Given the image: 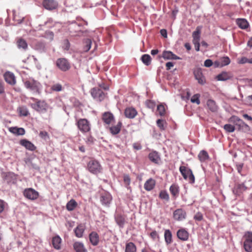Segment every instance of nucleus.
I'll return each instance as SVG.
<instances>
[{
    "instance_id": "nucleus-25",
    "label": "nucleus",
    "mask_w": 252,
    "mask_h": 252,
    "mask_svg": "<svg viewBox=\"0 0 252 252\" xmlns=\"http://www.w3.org/2000/svg\"><path fill=\"white\" fill-rule=\"evenodd\" d=\"M155 184V180L152 178H150L145 183L144 189L147 191H150L154 188Z\"/></svg>"
},
{
    "instance_id": "nucleus-50",
    "label": "nucleus",
    "mask_w": 252,
    "mask_h": 252,
    "mask_svg": "<svg viewBox=\"0 0 252 252\" xmlns=\"http://www.w3.org/2000/svg\"><path fill=\"white\" fill-rule=\"evenodd\" d=\"M52 90L56 92H60L63 90V87L61 84L59 83H57L53 85L51 87Z\"/></svg>"
},
{
    "instance_id": "nucleus-9",
    "label": "nucleus",
    "mask_w": 252,
    "mask_h": 252,
    "mask_svg": "<svg viewBox=\"0 0 252 252\" xmlns=\"http://www.w3.org/2000/svg\"><path fill=\"white\" fill-rule=\"evenodd\" d=\"M92 96L98 101H101L105 97V94L102 90L98 88H93L91 91Z\"/></svg>"
},
{
    "instance_id": "nucleus-34",
    "label": "nucleus",
    "mask_w": 252,
    "mask_h": 252,
    "mask_svg": "<svg viewBox=\"0 0 252 252\" xmlns=\"http://www.w3.org/2000/svg\"><path fill=\"white\" fill-rule=\"evenodd\" d=\"M61 239L59 236H57L53 238L52 244L56 249L59 250L61 248Z\"/></svg>"
},
{
    "instance_id": "nucleus-37",
    "label": "nucleus",
    "mask_w": 252,
    "mask_h": 252,
    "mask_svg": "<svg viewBox=\"0 0 252 252\" xmlns=\"http://www.w3.org/2000/svg\"><path fill=\"white\" fill-rule=\"evenodd\" d=\"M125 252H136V247L132 242H129L126 244Z\"/></svg>"
},
{
    "instance_id": "nucleus-8",
    "label": "nucleus",
    "mask_w": 252,
    "mask_h": 252,
    "mask_svg": "<svg viewBox=\"0 0 252 252\" xmlns=\"http://www.w3.org/2000/svg\"><path fill=\"white\" fill-rule=\"evenodd\" d=\"M56 65L63 71H66L70 68V63L65 58L58 59L56 61Z\"/></svg>"
},
{
    "instance_id": "nucleus-24",
    "label": "nucleus",
    "mask_w": 252,
    "mask_h": 252,
    "mask_svg": "<svg viewBox=\"0 0 252 252\" xmlns=\"http://www.w3.org/2000/svg\"><path fill=\"white\" fill-rule=\"evenodd\" d=\"M207 106L208 108L212 112H216L218 110V106L216 102L211 99L207 101Z\"/></svg>"
},
{
    "instance_id": "nucleus-26",
    "label": "nucleus",
    "mask_w": 252,
    "mask_h": 252,
    "mask_svg": "<svg viewBox=\"0 0 252 252\" xmlns=\"http://www.w3.org/2000/svg\"><path fill=\"white\" fill-rule=\"evenodd\" d=\"M73 248L76 252H87L84 244L80 242H76L73 244Z\"/></svg>"
},
{
    "instance_id": "nucleus-10",
    "label": "nucleus",
    "mask_w": 252,
    "mask_h": 252,
    "mask_svg": "<svg viewBox=\"0 0 252 252\" xmlns=\"http://www.w3.org/2000/svg\"><path fill=\"white\" fill-rule=\"evenodd\" d=\"M231 119L235 123V125L238 127L239 130L243 131L249 129L248 125L238 117L233 116Z\"/></svg>"
},
{
    "instance_id": "nucleus-54",
    "label": "nucleus",
    "mask_w": 252,
    "mask_h": 252,
    "mask_svg": "<svg viewBox=\"0 0 252 252\" xmlns=\"http://www.w3.org/2000/svg\"><path fill=\"white\" fill-rule=\"evenodd\" d=\"M200 32L199 30H196L193 32L192 37L193 39H200Z\"/></svg>"
},
{
    "instance_id": "nucleus-58",
    "label": "nucleus",
    "mask_w": 252,
    "mask_h": 252,
    "mask_svg": "<svg viewBox=\"0 0 252 252\" xmlns=\"http://www.w3.org/2000/svg\"><path fill=\"white\" fill-rule=\"evenodd\" d=\"M150 236L153 240H155L156 238H158L159 237L156 231H153L150 233Z\"/></svg>"
},
{
    "instance_id": "nucleus-12",
    "label": "nucleus",
    "mask_w": 252,
    "mask_h": 252,
    "mask_svg": "<svg viewBox=\"0 0 252 252\" xmlns=\"http://www.w3.org/2000/svg\"><path fill=\"white\" fill-rule=\"evenodd\" d=\"M43 7L49 10L55 9L58 6V3L55 0H44L42 2Z\"/></svg>"
},
{
    "instance_id": "nucleus-38",
    "label": "nucleus",
    "mask_w": 252,
    "mask_h": 252,
    "mask_svg": "<svg viewBox=\"0 0 252 252\" xmlns=\"http://www.w3.org/2000/svg\"><path fill=\"white\" fill-rule=\"evenodd\" d=\"M18 111L20 116H27L29 115V112L27 107L25 106H22L19 107L18 109Z\"/></svg>"
},
{
    "instance_id": "nucleus-13",
    "label": "nucleus",
    "mask_w": 252,
    "mask_h": 252,
    "mask_svg": "<svg viewBox=\"0 0 252 252\" xmlns=\"http://www.w3.org/2000/svg\"><path fill=\"white\" fill-rule=\"evenodd\" d=\"M193 74L196 80L201 85L205 84L206 82L205 78L202 74L200 68H196L193 71Z\"/></svg>"
},
{
    "instance_id": "nucleus-22",
    "label": "nucleus",
    "mask_w": 252,
    "mask_h": 252,
    "mask_svg": "<svg viewBox=\"0 0 252 252\" xmlns=\"http://www.w3.org/2000/svg\"><path fill=\"white\" fill-rule=\"evenodd\" d=\"M102 119L105 124L109 125L114 120V117L111 113L107 112L103 113Z\"/></svg>"
},
{
    "instance_id": "nucleus-23",
    "label": "nucleus",
    "mask_w": 252,
    "mask_h": 252,
    "mask_svg": "<svg viewBox=\"0 0 252 252\" xmlns=\"http://www.w3.org/2000/svg\"><path fill=\"white\" fill-rule=\"evenodd\" d=\"M162 57L165 60H179L180 58L169 51H165L162 53Z\"/></svg>"
},
{
    "instance_id": "nucleus-5",
    "label": "nucleus",
    "mask_w": 252,
    "mask_h": 252,
    "mask_svg": "<svg viewBox=\"0 0 252 252\" xmlns=\"http://www.w3.org/2000/svg\"><path fill=\"white\" fill-rule=\"evenodd\" d=\"M77 126L82 133H86L91 130L90 123L86 119H80L77 121Z\"/></svg>"
},
{
    "instance_id": "nucleus-7",
    "label": "nucleus",
    "mask_w": 252,
    "mask_h": 252,
    "mask_svg": "<svg viewBox=\"0 0 252 252\" xmlns=\"http://www.w3.org/2000/svg\"><path fill=\"white\" fill-rule=\"evenodd\" d=\"M187 217V213L185 210L180 208L175 210L173 213V219L177 221H183Z\"/></svg>"
},
{
    "instance_id": "nucleus-33",
    "label": "nucleus",
    "mask_w": 252,
    "mask_h": 252,
    "mask_svg": "<svg viewBox=\"0 0 252 252\" xmlns=\"http://www.w3.org/2000/svg\"><path fill=\"white\" fill-rule=\"evenodd\" d=\"M169 190L173 196L177 197L179 193V187L176 184H173L170 186Z\"/></svg>"
},
{
    "instance_id": "nucleus-27",
    "label": "nucleus",
    "mask_w": 252,
    "mask_h": 252,
    "mask_svg": "<svg viewBox=\"0 0 252 252\" xmlns=\"http://www.w3.org/2000/svg\"><path fill=\"white\" fill-rule=\"evenodd\" d=\"M232 75L227 72H222L221 73L218 74L216 78L218 81H226L232 78Z\"/></svg>"
},
{
    "instance_id": "nucleus-19",
    "label": "nucleus",
    "mask_w": 252,
    "mask_h": 252,
    "mask_svg": "<svg viewBox=\"0 0 252 252\" xmlns=\"http://www.w3.org/2000/svg\"><path fill=\"white\" fill-rule=\"evenodd\" d=\"M137 114V111L133 107H127L125 110V116L129 119H133Z\"/></svg>"
},
{
    "instance_id": "nucleus-55",
    "label": "nucleus",
    "mask_w": 252,
    "mask_h": 252,
    "mask_svg": "<svg viewBox=\"0 0 252 252\" xmlns=\"http://www.w3.org/2000/svg\"><path fill=\"white\" fill-rule=\"evenodd\" d=\"M4 83L3 81L0 79V94H3L4 93Z\"/></svg>"
},
{
    "instance_id": "nucleus-29",
    "label": "nucleus",
    "mask_w": 252,
    "mask_h": 252,
    "mask_svg": "<svg viewBox=\"0 0 252 252\" xmlns=\"http://www.w3.org/2000/svg\"><path fill=\"white\" fill-rule=\"evenodd\" d=\"M5 180L8 183L15 184L17 181V176L13 172H8L5 176Z\"/></svg>"
},
{
    "instance_id": "nucleus-36",
    "label": "nucleus",
    "mask_w": 252,
    "mask_h": 252,
    "mask_svg": "<svg viewBox=\"0 0 252 252\" xmlns=\"http://www.w3.org/2000/svg\"><path fill=\"white\" fill-rule=\"evenodd\" d=\"M179 170L184 179L187 180L189 175V174H188V170H191V169L186 167V166H181L180 167Z\"/></svg>"
},
{
    "instance_id": "nucleus-30",
    "label": "nucleus",
    "mask_w": 252,
    "mask_h": 252,
    "mask_svg": "<svg viewBox=\"0 0 252 252\" xmlns=\"http://www.w3.org/2000/svg\"><path fill=\"white\" fill-rule=\"evenodd\" d=\"M9 131L17 135H23L25 133L24 128L17 127H11L9 128Z\"/></svg>"
},
{
    "instance_id": "nucleus-15",
    "label": "nucleus",
    "mask_w": 252,
    "mask_h": 252,
    "mask_svg": "<svg viewBox=\"0 0 252 252\" xmlns=\"http://www.w3.org/2000/svg\"><path fill=\"white\" fill-rule=\"evenodd\" d=\"M5 81L9 84L14 85L16 83V79L14 74L11 72L7 71L4 74Z\"/></svg>"
},
{
    "instance_id": "nucleus-40",
    "label": "nucleus",
    "mask_w": 252,
    "mask_h": 252,
    "mask_svg": "<svg viewBox=\"0 0 252 252\" xmlns=\"http://www.w3.org/2000/svg\"><path fill=\"white\" fill-rule=\"evenodd\" d=\"M84 231V228L82 225H79L74 229L75 235L78 238H81L83 236Z\"/></svg>"
},
{
    "instance_id": "nucleus-56",
    "label": "nucleus",
    "mask_w": 252,
    "mask_h": 252,
    "mask_svg": "<svg viewBox=\"0 0 252 252\" xmlns=\"http://www.w3.org/2000/svg\"><path fill=\"white\" fill-rule=\"evenodd\" d=\"M39 136L44 139H46L48 137V133L45 131H41L39 133Z\"/></svg>"
},
{
    "instance_id": "nucleus-62",
    "label": "nucleus",
    "mask_w": 252,
    "mask_h": 252,
    "mask_svg": "<svg viewBox=\"0 0 252 252\" xmlns=\"http://www.w3.org/2000/svg\"><path fill=\"white\" fill-rule=\"evenodd\" d=\"M246 99L249 104L252 106V95L248 96Z\"/></svg>"
},
{
    "instance_id": "nucleus-2",
    "label": "nucleus",
    "mask_w": 252,
    "mask_h": 252,
    "mask_svg": "<svg viewBox=\"0 0 252 252\" xmlns=\"http://www.w3.org/2000/svg\"><path fill=\"white\" fill-rule=\"evenodd\" d=\"M25 87L33 93H38L41 88V84L33 79H29L24 82Z\"/></svg>"
},
{
    "instance_id": "nucleus-63",
    "label": "nucleus",
    "mask_w": 252,
    "mask_h": 252,
    "mask_svg": "<svg viewBox=\"0 0 252 252\" xmlns=\"http://www.w3.org/2000/svg\"><path fill=\"white\" fill-rule=\"evenodd\" d=\"M133 147L134 149L137 150H140L142 148V147L140 145L136 144V143H134L133 144Z\"/></svg>"
},
{
    "instance_id": "nucleus-47",
    "label": "nucleus",
    "mask_w": 252,
    "mask_h": 252,
    "mask_svg": "<svg viewBox=\"0 0 252 252\" xmlns=\"http://www.w3.org/2000/svg\"><path fill=\"white\" fill-rule=\"evenodd\" d=\"M224 130L228 132H232L235 130V127L230 124H225L223 126Z\"/></svg>"
},
{
    "instance_id": "nucleus-49",
    "label": "nucleus",
    "mask_w": 252,
    "mask_h": 252,
    "mask_svg": "<svg viewBox=\"0 0 252 252\" xmlns=\"http://www.w3.org/2000/svg\"><path fill=\"white\" fill-rule=\"evenodd\" d=\"M85 45L84 50L85 52H87L90 49V48L91 47V45H92L91 40L90 39H86L85 40Z\"/></svg>"
},
{
    "instance_id": "nucleus-48",
    "label": "nucleus",
    "mask_w": 252,
    "mask_h": 252,
    "mask_svg": "<svg viewBox=\"0 0 252 252\" xmlns=\"http://www.w3.org/2000/svg\"><path fill=\"white\" fill-rule=\"evenodd\" d=\"M200 94H195L193 95L192 97L191 98L190 101L192 103H195L197 104H199L200 103Z\"/></svg>"
},
{
    "instance_id": "nucleus-32",
    "label": "nucleus",
    "mask_w": 252,
    "mask_h": 252,
    "mask_svg": "<svg viewBox=\"0 0 252 252\" xmlns=\"http://www.w3.org/2000/svg\"><path fill=\"white\" fill-rule=\"evenodd\" d=\"M236 22L239 27L242 29H246L249 26L248 22L245 19H238Z\"/></svg>"
},
{
    "instance_id": "nucleus-6",
    "label": "nucleus",
    "mask_w": 252,
    "mask_h": 252,
    "mask_svg": "<svg viewBox=\"0 0 252 252\" xmlns=\"http://www.w3.org/2000/svg\"><path fill=\"white\" fill-rule=\"evenodd\" d=\"M248 188L245 186L244 183L236 184L232 189V192L236 196L241 197Z\"/></svg>"
},
{
    "instance_id": "nucleus-14",
    "label": "nucleus",
    "mask_w": 252,
    "mask_h": 252,
    "mask_svg": "<svg viewBox=\"0 0 252 252\" xmlns=\"http://www.w3.org/2000/svg\"><path fill=\"white\" fill-rule=\"evenodd\" d=\"M148 158L151 161L156 164H158L161 160L159 154L155 151H152L150 153Z\"/></svg>"
},
{
    "instance_id": "nucleus-41",
    "label": "nucleus",
    "mask_w": 252,
    "mask_h": 252,
    "mask_svg": "<svg viewBox=\"0 0 252 252\" xmlns=\"http://www.w3.org/2000/svg\"><path fill=\"white\" fill-rule=\"evenodd\" d=\"M141 60L146 65H149L151 64V58L149 55L144 54L141 57Z\"/></svg>"
},
{
    "instance_id": "nucleus-1",
    "label": "nucleus",
    "mask_w": 252,
    "mask_h": 252,
    "mask_svg": "<svg viewBox=\"0 0 252 252\" xmlns=\"http://www.w3.org/2000/svg\"><path fill=\"white\" fill-rule=\"evenodd\" d=\"M30 99L28 104L33 109L40 113H44L47 112L49 106L45 101L34 97H31Z\"/></svg>"
},
{
    "instance_id": "nucleus-51",
    "label": "nucleus",
    "mask_w": 252,
    "mask_h": 252,
    "mask_svg": "<svg viewBox=\"0 0 252 252\" xmlns=\"http://www.w3.org/2000/svg\"><path fill=\"white\" fill-rule=\"evenodd\" d=\"M188 174H189V177H188V180L190 184H193L195 182V178L192 172V170H188Z\"/></svg>"
},
{
    "instance_id": "nucleus-17",
    "label": "nucleus",
    "mask_w": 252,
    "mask_h": 252,
    "mask_svg": "<svg viewBox=\"0 0 252 252\" xmlns=\"http://www.w3.org/2000/svg\"><path fill=\"white\" fill-rule=\"evenodd\" d=\"M177 235L179 239L185 241L188 240L189 233L185 229L182 228L178 230Z\"/></svg>"
},
{
    "instance_id": "nucleus-42",
    "label": "nucleus",
    "mask_w": 252,
    "mask_h": 252,
    "mask_svg": "<svg viewBox=\"0 0 252 252\" xmlns=\"http://www.w3.org/2000/svg\"><path fill=\"white\" fill-rule=\"evenodd\" d=\"M115 220L119 226L121 227H123L125 222V218L121 215H117L115 217Z\"/></svg>"
},
{
    "instance_id": "nucleus-57",
    "label": "nucleus",
    "mask_w": 252,
    "mask_h": 252,
    "mask_svg": "<svg viewBox=\"0 0 252 252\" xmlns=\"http://www.w3.org/2000/svg\"><path fill=\"white\" fill-rule=\"evenodd\" d=\"M213 65V62L211 60L207 59L204 62V66L207 67H210Z\"/></svg>"
},
{
    "instance_id": "nucleus-3",
    "label": "nucleus",
    "mask_w": 252,
    "mask_h": 252,
    "mask_svg": "<svg viewBox=\"0 0 252 252\" xmlns=\"http://www.w3.org/2000/svg\"><path fill=\"white\" fill-rule=\"evenodd\" d=\"M244 249L247 252H252V232L246 231L244 236Z\"/></svg>"
},
{
    "instance_id": "nucleus-31",
    "label": "nucleus",
    "mask_w": 252,
    "mask_h": 252,
    "mask_svg": "<svg viewBox=\"0 0 252 252\" xmlns=\"http://www.w3.org/2000/svg\"><path fill=\"white\" fill-rule=\"evenodd\" d=\"M164 237L166 244H170L172 242V233L169 229H166L164 233Z\"/></svg>"
},
{
    "instance_id": "nucleus-35",
    "label": "nucleus",
    "mask_w": 252,
    "mask_h": 252,
    "mask_svg": "<svg viewBox=\"0 0 252 252\" xmlns=\"http://www.w3.org/2000/svg\"><path fill=\"white\" fill-rule=\"evenodd\" d=\"M122 126V123L119 122L116 126H113L110 128L111 133L113 135L117 134L120 131Z\"/></svg>"
},
{
    "instance_id": "nucleus-20",
    "label": "nucleus",
    "mask_w": 252,
    "mask_h": 252,
    "mask_svg": "<svg viewBox=\"0 0 252 252\" xmlns=\"http://www.w3.org/2000/svg\"><path fill=\"white\" fill-rule=\"evenodd\" d=\"M20 144L25 147L27 150L33 151L36 149V147L31 142L27 139H22L20 141Z\"/></svg>"
},
{
    "instance_id": "nucleus-4",
    "label": "nucleus",
    "mask_w": 252,
    "mask_h": 252,
    "mask_svg": "<svg viewBox=\"0 0 252 252\" xmlns=\"http://www.w3.org/2000/svg\"><path fill=\"white\" fill-rule=\"evenodd\" d=\"M87 168L91 173L94 174L100 173L102 170L101 165L95 160H90L88 163Z\"/></svg>"
},
{
    "instance_id": "nucleus-46",
    "label": "nucleus",
    "mask_w": 252,
    "mask_h": 252,
    "mask_svg": "<svg viewBox=\"0 0 252 252\" xmlns=\"http://www.w3.org/2000/svg\"><path fill=\"white\" fill-rule=\"evenodd\" d=\"M159 197L161 199H164L166 201H168L169 199V196L166 191L162 190L161 191L159 195Z\"/></svg>"
},
{
    "instance_id": "nucleus-59",
    "label": "nucleus",
    "mask_w": 252,
    "mask_h": 252,
    "mask_svg": "<svg viewBox=\"0 0 252 252\" xmlns=\"http://www.w3.org/2000/svg\"><path fill=\"white\" fill-rule=\"evenodd\" d=\"M5 203L2 200L0 199V213L3 212L5 208Z\"/></svg>"
},
{
    "instance_id": "nucleus-11",
    "label": "nucleus",
    "mask_w": 252,
    "mask_h": 252,
    "mask_svg": "<svg viewBox=\"0 0 252 252\" xmlns=\"http://www.w3.org/2000/svg\"><path fill=\"white\" fill-rule=\"evenodd\" d=\"M24 195L29 199H36L38 195V192L32 188L26 189L24 191Z\"/></svg>"
},
{
    "instance_id": "nucleus-44",
    "label": "nucleus",
    "mask_w": 252,
    "mask_h": 252,
    "mask_svg": "<svg viewBox=\"0 0 252 252\" xmlns=\"http://www.w3.org/2000/svg\"><path fill=\"white\" fill-rule=\"evenodd\" d=\"M157 124L160 129L164 130L165 129L166 123L165 121L161 119H158L157 121Z\"/></svg>"
},
{
    "instance_id": "nucleus-52",
    "label": "nucleus",
    "mask_w": 252,
    "mask_h": 252,
    "mask_svg": "<svg viewBox=\"0 0 252 252\" xmlns=\"http://www.w3.org/2000/svg\"><path fill=\"white\" fill-rule=\"evenodd\" d=\"M157 111L160 116H163L165 114V108L164 106L160 104L157 107Z\"/></svg>"
},
{
    "instance_id": "nucleus-53",
    "label": "nucleus",
    "mask_w": 252,
    "mask_h": 252,
    "mask_svg": "<svg viewBox=\"0 0 252 252\" xmlns=\"http://www.w3.org/2000/svg\"><path fill=\"white\" fill-rule=\"evenodd\" d=\"M193 218L195 220L201 221L203 220V215L200 212H198L194 215Z\"/></svg>"
},
{
    "instance_id": "nucleus-28",
    "label": "nucleus",
    "mask_w": 252,
    "mask_h": 252,
    "mask_svg": "<svg viewBox=\"0 0 252 252\" xmlns=\"http://www.w3.org/2000/svg\"><path fill=\"white\" fill-rule=\"evenodd\" d=\"M198 158L201 162L207 161L210 158L208 153L205 150H202L199 152Z\"/></svg>"
},
{
    "instance_id": "nucleus-18",
    "label": "nucleus",
    "mask_w": 252,
    "mask_h": 252,
    "mask_svg": "<svg viewBox=\"0 0 252 252\" xmlns=\"http://www.w3.org/2000/svg\"><path fill=\"white\" fill-rule=\"evenodd\" d=\"M112 200L111 194L108 192L102 194L100 197V201L103 205L108 206Z\"/></svg>"
},
{
    "instance_id": "nucleus-64",
    "label": "nucleus",
    "mask_w": 252,
    "mask_h": 252,
    "mask_svg": "<svg viewBox=\"0 0 252 252\" xmlns=\"http://www.w3.org/2000/svg\"><path fill=\"white\" fill-rule=\"evenodd\" d=\"M160 32L161 34L164 37H167V32L166 30L164 29H162L160 30Z\"/></svg>"
},
{
    "instance_id": "nucleus-16",
    "label": "nucleus",
    "mask_w": 252,
    "mask_h": 252,
    "mask_svg": "<svg viewBox=\"0 0 252 252\" xmlns=\"http://www.w3.org/2000/svg\"><path fill=\"white\" fill-rule=\"evenodd\" d=\"M16 45L19 50L26 51L28 48L27 41L22 38H18L16 39Z\"/></svg>"
},
{
    "instance_id": "nucleus-60",
    "label": "nucleus",
    "mask_w": 252,
    "mask_h": 252,
    "mask_svg": "<svg viewBox=\"0 0 252 252\" xmlns=\"http://www.w3.org/2000/svg\"><path fill=\"white\" fill-rule=\"evenodd\" d=\"M248 62V59L246 57H242L238 62L240 64H244Z\"/></svg>"
},
{
    "instance_id": "nucleus-21",
    "label": "nucleus",
    "mask_w": 252,
    "mask_h": 252,
    "mask_svg": "<svg viewBox=\"0 0 252 252\" xmlns=\"http://www.w3.org/2000/svg\"><path fill=\"white\" fill-rule=\"evenodd\" d=\"M90 242L93 246L98 245L99 241V237L98 234L95 232H92L89 235Z\"/></svg>"
},
{
    "instance_id": "nucleus-43",
    "label": "nucleus",
    "mask_w": 252,
    "mask_h": 252,
    "mask_svg": "<svg viewBox=\"0 0 252 252\" xmlns=\"http://www.w3.org/2000/svg\"><path fill=\"white\" fill-rule=\"evenodd\" d=\"M124 182L125 184L126 187L131 191V188L129 186L130 184V178L129 175H124Z\"/></svg>"
},
{
    "instance_id": "nucleus-39",
    "label": "nucleus",
    "mask_w": 252,
    "mask_h": 252,
    "mask_svg": "<svg viewBox=\"0 0 252 252\" xmlns=\"http://www.w3.org/2000/svg\"><path fill=\"white\" fill-rule=\"evenodd\" d=\"M77 202L74 199L70 200L66 204V209L69 211H73L77 206Z\"/></svg>"
},
{
    "instance_id": "nucleus-61",
    "label": "nucleus",
    "mask_w": 252,
    "mask_h": 252,
    "mask_svg": "<svg viewBox=\"0 0 252 252\" xmlns=\"http://www.w3.org/2000/svg\"><path fill=\"white\" fill-rule=\"evenodd\" d=\"M174 66V63L172 62H167L166 63V67L167 70H169L172 67Z\"/></svg>"
},
{
    "instance_id": "nucleus-45",
    "label": "nucleus",
    "mask_w": 252,
    "mask_h": 252,
    "mask_svg": "<svg viewBox=\"0 0 252 252\" xmlns=\"http://www.w3.org/2000/svg\"><path fill=\"white\" fill-rule=\"evenodd\" d=\"M221 66L228 65L230 63V60L228 57H224L220 59Z\"/></svg>"
}]
</instances>
